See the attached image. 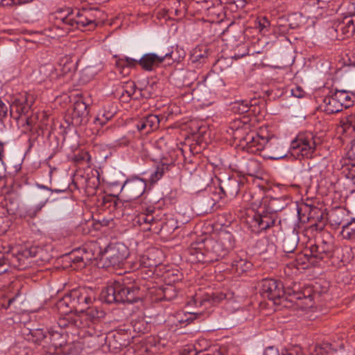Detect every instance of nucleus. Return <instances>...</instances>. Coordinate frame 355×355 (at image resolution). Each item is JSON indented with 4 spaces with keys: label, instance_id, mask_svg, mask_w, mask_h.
I'll list each match as a JSON object with an SVG mask.
<instances>
[{
    "label": "nucleus",
    "instance_id": "obj_1",
    "mask_svg": "<svg viewBox=\"0 0 355 355\" xmlns=\"http://www.w3.org/2000/svg\"><path fill=\"white\" fill-rule=\"evenodd\" d=\"M102 12L98 9L83 8L72 10L69 8L60 9L52 13L50 19L58 37L67 35L74 28L88 27L94 29L101 21Z\"/></svg>",
    "mask_w": 355,
    "mask_h": 355
},
{
    "label": "nucleus",
    "instance_id": "obj_2",
    "mask_svg": "<svg viewBox=\"0 0 355 355\" xmlns=\"http://www.w3.org/2000/svg\"><path fill=\"white\" fill-rule=\"evenodd\" d=\"M234 247L233 235L228 232L219 234L217 239L207 238L202 243L192 244L189 253L194 260L211 263L224 258Z\"/></svg>",
    "mask_w": 355,
    "mask_h": 355
},
{
    "label": "nucleus",
    "instance_id": "obj_3",
    "mask_svg": "<svg viewBox=\"0 0 355 355\" xmlns=\"http://www.w3.org/2000/svg\"><path fill=\"white\" fill-rule=\"evenodd\" d=\"M241 141L248 152L259 153L264 159L279 160L287 155V149L275 137H264L250 132Z\"/></svg>",
    "mask_w": 355,
    "mask_h": 355
},
{
    "label": "nucleus",
    "instance_id": "obj_4",
    "mask_svg": "<svg viewBox=\"0 0 355 355\" xmlns=\"http://www.w3.org/2000/svg\"><path fill=\"white\" fill-rule=\"evenodd\" d=\"M260 290L263 297H268L270 300L273 301L275 304H281L284 299L287 300L285 296L288 295V300L296 303L298 306H301L298 301H304L302 304V308L311 306L312 304V299L310 295L305 296L300 292H291L289 289L284 291L282 282L276 279H263Z\"/></svg>",
    "mask_w": 355,
    "mask_h": 355
},
{
    "label": "nucleus",
    "instance_id": "obj_5",
    "mask_svg": "<svg viewBox=\"0 0 355 355\" xmlns=\"http://www.w3.org/2000/svg\"><path fill=\"white\" fill-rule=\"evenodd\" d=\"M137 286L128 278L114 281L101 292L102 299L107 303H134L139 299Z\"/></svg>",
    "mask_w": 355,
    "mask_h": 355
},
{
    "label": "nucleus",
    "instance_id": "obj_6",
    "mask_svg": "<svg viewBox=\"0 0 355 355\" xmlns=\"http://www.w3.org/2000/svg\"><path fill=\"white\" fill-rule=\"evenodd\" d=\"M40 190L33 193L31 198V205H26L21 213V216L24 218H34L49 202L53 190L44 185L37 184Z\"/></svg>",
    "mask_w": 355,
    "mask_h": 355
},
{
    "label": "nucleus",
    "instance_id": "obj_7",
    "mask_svg": "<svg viewBox=\"0 0 355 355\" xmlns=\"http://www.w3.org/2000/svg\"><path fill=\"white\" fill-rule=\"evenodd\" d=\"M315 149V137L311 132L299 133L291 143V153L298 158H311Z\"/></svg>",
    "mask_w": 355,
    "mask_h": 355
},
{
    "label": "nucleus",
    "instance_id": "obj_8",
    "mask_svg": "<svg viewBox=\"0 0 355 355\" xmlns=\"http://www.w3.org/2000/svg\"><path fill=\"white\" fill-rule=\"evenodd\" d=\"M36 100L31 92H22L14 95L10 103V116L18 121L22 116L28 114Z\"/></svg>",
    "mask_w": 355,
    "mask_h": 355
},
{
    "label": "nucleus",
    "instance_id": "obj_9",
    "mask_svg": "<svg viewBox=\"0 0 355 355\" xmlns=\"http://www.w3.org/2000/svg\"><path fill=\"white\" fill-rule=\"evenodd\" d=\"M143 231H150L159 233L162 228L163 223L159 211L153 207H148L144 211L139 213L134 219Z\"/></svg>",
    "mask_w": 355,
    "mask_h": 355
},
{
    "label": "nucleus",
    "instance_id": "obj_10",
    "mask_svg": "<svg viewBox=\"0 0 355 355\" xmlns=\"http://www.w3.org/2000/svg\"><path fill=\"white\" fill-rule=\"evenodd\" d=\"M260 209L248 221L249 228L256 234L273 227L277 220V216L272 214L264 207H260Z\"/></svg>",
    "mask_w": 355,
    "mask_h": 355
},
{
    "label": "nucleus",
    "instance_id": "obj_11",
    "mask_svg": "<svg viewBox=\"0 0 355 355\" xmlns=\"http://www.w3.org/2000/svg\"><path fill=\"white\" fill-rule=\"evenodd\" d=\"M336 33L337 40H343L352 36L355 33V15H347L334 20L329 33L334 37Z\"/></svg>",
    "mask_w": 355,
    "mask_h": 355
},
{
    "label": "nucleus",
    "instance_id": "obj_12",
    "mask_svg": "<svg viewBox=\"0 0 355 355\" xmlns=\"http://www.w3.org/2000/svg\"><path fill=\"white\" fill-rule=\"evenodd\" d=\"M146 186L145 180L138 176H132L124 182L121 188V193L128 200H135L145 192Z\"/></svg>",
    "mask_w": 355,
    "mask_h": 355
},
{
    "label": "nucleus",
    "instance_id": "obj_13",
    "mask_svg": "<svg viewBox=\"0 0 355 355\" xmlns=\"http://www.w3.org/2000/svg\"><path fill=\"white\" fill-rule=\"evenodd\" d=\"M128 248L122 243L108 245L102 254V259L107 261L112 266H119L128 257Z\"/></svg>",
    "mask_w": 355,
    "mask_h": 355
},
{
    "label": "nucleus",
    "instance_id": "obj_14",
    "mask_svg": "<svg viewBox=\"0 0 355 355\" xmlns=\"http://www.w3.org/2000/svg\"><path fill=\"white\" fill-rule=\"evenodd\" d=\"M333 250L332 239L330 236H328V239L322 238L315 244L311 245L309 248V252H310L309 255L313 258L316 263L319 261L330 257Z\"/></svg>",
    "mask_w": 355,
    "mask_h": 355
},
{
    "label": "nucleus",
    "instance_id": "obj_15",
    "mask_svg": "<svg viewBox=\"0 0 355 355\" xmlns=\"http://www.w3.org/2000/svg\"><path fill=\"white\" fill-rule=\"evenodd\" d=\"M91 294L92 291L85 288L73 290L70 293L75 311L84 312L93 303L94 297Z\"/></svg>",
    "mask_w": 355,
    "mask_h": 355
},
{
    "label": "nucleus",
    "instance_id": "obj_16",
    "mask_svg": "<svg viewBox=\"0 0 355 355\" xmlns=\"http://www.w3.org/2000/svg\"><path fill=\"white\" fill-rule=\"evenodd\" d=\"M227 298V295L224 293H216L213 294L212 296L209 294H205L203 295H196L189 304L194 305L196 307H202L204 309H207L215 303H218Z\"/></svg>",
    "mask_w": 355,
    "mask_h": 355
},
{
    "label": "nucleus",
    "instance_id": "obj_17",
    "mask_svg": "<svg viewBox=\"0 0 355 355\" xmlns=\"http://www.w3.org/2000/svg\"><path fill=\"white\" fill-rule=\"evenodd\" d=\"M84 311L85 313H83L82 315L76 316L73 318L74 325L78 328H84L89 326L87 322L86 324H84L83 320H89L90 322L95 323L105 316V312L96 306H88Z\"/></svg>",
    "mask_w": 355,
    "mask_h": 355
},
{
    "label": "nucleus",
    "instance_id": "obj_18",
    "mask_svg": "<svg viewBox=\"0 0 355 355\" xmlns=\"http://www.w3.org/2000/svg\"><path fill=\"white\" fill-rule=\"evenodd\" d=\"M220 193H213L211 200L207 202L208 205L212 208L223 196L234 198L239 191V186L236 180H229L220 186Z\"/></svg>",
    "mask_w": 355,
    "mask_h": 355
},
{
    "label": "nucleus",
    "instance_id": "obj_19",
    "mask_svg": "<svg viewBox=\"0 0 355 355\" xmlns=\"http://www.w3.org/2000/svg\"><path fill=\"white\" fill-rule=\"evenodd\" d=\"M138 62L144 70L152 71L164 62L162 51H159V54L155 53H146L138 60Z\"/></svg>",
    "mask_w": 355,
    "mask_h": 355
},
{
    "label": "nucleus",
    "instance_id": "obj_20",
    "mask_svg": "<svg viewBox=\"0 0 355 355\" xmlns=\"http://www.w3.org/2000/svg\"><path fill=\"white\" fill-rule=\"evenodd\" d=\"M116 113L115 105L112 103H106L98 111L94 123L96 126H103L111 120Z\"/></svg>",
    "mask_w": 355,
    "mask_h": 355
},
{
    "label": "nucleus",
    "instance_id": "obj_21",
    "mask_svg": "<svg viewBox=\"0 0 355 355\" xmlns=\"http://www.w3.org/2000/svg\"><path fill=\"white\" fill-rule=\"evenodd\" d=\"M89 111L87 105L83 101H77L74 103L71 112L72 123L75 125H79L87 121Z\"/></svg>",
    "mask_w": 355,
    "mask_h": 355
},
{
    "label": "nucleus",
    "instance_id": "obj_22",
    "mask_svg": "<svg viewBox=\"0 0 355 355\" xmlns=\"http://www.w3.org/2000/svg\"><path fill=\"white\" fill-rule=\"evenodd\" d=\"M159 125V119L155 114H148L141 119L136 123L137 129L139 132H144L148 134L158 128Z\"/></svg>",
    "mask_w": 355,
    "mask_h": 355
},
{
    "label": "nucleus",
    "instance_id": "obj_23",
    "mask_svg": "<svg viewBox=\"0 0 355 355\" xmlns=\"http://www.w3.org/2000/svg\"><path fill=\"white\" fill-rule=\"evenodd\" d=\"M322 106L327 114L339 112L343 109L335 92L324 98Z\"/></svg>",
    "mask_w": 355,
    "mask_h": 355
},
{
    "label": "nucleus",
    "instance_id": "obj_24",
    "mask_svg": "<svg viewBox=\"0 0 355 355\" xmlns=\"http://www.w3.org/2000/svg\"><path fill=\"white\" fill-rule=\"evenodd\" d=\"M92 259V258L83 250H78L71 254V262L75 265L74 268L76 269L85 268Z\"/></svg>",
    "mask_w": 355,
    "mask_h": 355
},
{
    "label": "nucleus",
    "instance_id": "obj_25",
    "mask_svg": "<svg viewBox=\"0 0 355 355\" xmlns=\"http://www.w3.org/2000/svg\"><path fill=\"white\" fill-rule=\"evenodd\" d=\"M299 241L297 234L293 231L286 234L282 240V249L286 254H293L297 248Z\"/></svg>",
    "mask_w": 355,
    "mask_h": 355
},
{
    "label": "nucleus",
    "instance_id": "obj_26",
    "mask_svg": "<svg viewBox=\"0 0 355 355\" xmlns=\"http://www.w3.org/2000/svg\"><path fill=\"white\" fill-rule=\"evenodd\" d=\"M78 60L71 55H64L60 59L59 67L63 75L72 73L76 70Z\"/></svg>",
    "mask_w": 355,
    "mask_h": 355
},
{
    "label": "nucleus",
    "instance_id": "obj_27",
    "mask_svg": "<svg viewBox=\"0 0 355 355\" xmlns=\"http://www.w3.org/2000/svg\"><path fill=\"white\" fill-rule=\"evenodd\" d=\"M163 60H171L173 62H179L185 56V52L183 49H179L178 47L171 46L166 50H161Z\"/></svg>",
    "mask_w": 355,
    "mask_h": 355
},
{
    "label": "nucleus",
    "instance_id": "obj_28",
    "mask_svg": "<svg viewBox=\"0 0 355 355\" xmlns=\"http://www.w3.org/2000/svg\"><path fill=\"white\" fill-rule=\"evenodd\" d=\"M47 338L48 332L41 328L29 329V333L26 334V339L28 341L37 345L42 344V342L48 343Z\"/></svg>",
    "mask_w": 355,
    "mask_h": 355
},
{
    "label": "nucleus",
    "instance_id": "obj_29",
    "mask_svg": "<svg viewBox=\"0 0 355 355\" xmlns=\"http://www.w3.org/2000/svg\"><path fill=\"white\" fill-rule=\"evenodd\" d=\"M252 263L245 259L236 257L232 262L231 270L233 272L241 275L243 272L248 271L252 268Z\"/></svg>",
    "mask_w": 355,
    "mask_h": 355
},
{
    "label": "nucleus",
    "instance_id": "obj_30",
    "mask_svg": "<svg viewBox=\"0 0 355 355\" xmlns=\"http://www.w3.org/2000/svg\"><path fill=\"white\" fill-rule=\"evenodd\" d=\"M336 94L343 108L351 107L355 101V94L346 90H336Z\"/></svg>",
    "mask_w": 355,
    "mask_h": 355
},
{
    "label": "nucleus",
    "instance_id": "obj_31",
    "mask_svg": "<svg viewBox=\"0 0 355 355\" xmlns=\"http://www.w3.org/2000/svg\"><path fill=\"white\" fill-rule=\"evenodd\" d=\"M287 202L282 198H272L268 205H264V207L272 214L276 215L277 213L283 210L287 206Z\"/></svg>",
    "mask_w": 355,
    "mask_h": 355
},
{
    "label": "nucleus",
    "instance_id": "obj_32",
    "mask_svg": "<svg viewBox=\"0 0 355 355\" xmlns=\"http://www.w3.org/2000/svg\"><path fill=\"white\" fill-rule=\"evenodd\" d=\"M340 125L343 132L349 135L355 132V113L342 118Z\"/></svg>",
    "mask_w": 355,
    "mask_h": 355
},
{
    "label": "nucleus",
    "instance_id": "obj_33",
    "mask_svg": "<svg viewBox=\"0 0 355 355\" xmlns=\"http://www.w3.org/2000/svg\"><path fill=\"white\" fill-rule=\"evenodd\" d=\"M309 254L310 252H309V249L306 250L303 253L298 254L293 263V266L297 268H299L300 266L304 268L307 267L306 264L308 263H310L312 265L315 264V260Z\"/></svg>",
    "mask_w": 355,
    "mask_h": 355
},
{
    "label": "nucleus",
    "instance_id": "obj_34",
    "mask_svg": "<svg viewBox=\"0 0 355 355\" xmlns=\"http://www.w3.org/2000/svg\"><path fill=\"white\" fill-rule=\"evenodd\" d=\"M340 234L344 239L347 240L355 238V218H352L343 225Z\"/></svg>",
    "mask_w": 355,
    "mask_h": 355
},
{
    "label": "nucleus",
    "instance_id": "obj_35",
    "mask_svg": "<svg viewBox=\"0 0 355 355\" xmlns=\"http://www.w3.org/2000/svg\"><path fill=\"white\" fill-rule=\"evenodd\" d=\"M58 310L63 314H67L75 311V308L72 306V300L70 293L64 295L57 304Z\"/></svg>",
    "mask_w": 355,
    "mask_h": 355
},
{
    "label": "nucleus",
    "instance_id": "obj_36",
    "mask_svg": "<svg viewBox=\"0 0 355 355\" xmlns=\"http://www.w3.org/2000/svg\"><path fill=\"white\" fill-rule=\"evenodd\" d=\"M347 214L345 211L341 209H338L332 211L329 215V221L331 225L339 226L345 223V217Z\"/></svg>",
    "mask_w": 355,
    "mask_h": 355
},
{
    "label": "nucleus",
    "instance_id": "obj_37",
    "mask_svg": "<svg viewBox=\"0 0 355 355\" xmlns=\"http://www.w3.org/2000/svg\"><path fill=\"white\" fill-rule=\"evenodd\" d=\"M49 344L54 348L62 347L65 344L64 336L58 331L48 332Z\"/></svg>",
    "mask_w": 355,
    "mask_h": 355
},
{
    "label": "nucleus",
    "instance_id": "obj_38",
    "mask_svg": "<svg viewBox=\"0 0 355 355\" xmlns=\"http://www.w3.org/2000/svg\"><path fill=\"white\" fill-rule=\"evenodd\" d=\"M168 170V165L166 164L162 163L159 164L155 171H153L150 177V182L151 184H154L157 182L159 180H160L165 172Z\"/></svg>",
    "mask_w": 355,
    "mask_h": 355
},
{
    "label": "nucleus",
    "instance_id": "obj_39",
    "mask_svg": "<svg viewBox=\"0 0 355 355\" xmlns=\"http://www.w3.org/2000/svg\"><path fill=\"white\" fill-rule=\"evenodd\" d=\"M139 64L138 60L123 56L116 61V65L119 68L130 67L134 68Z\"/></svg>",
    "mask_w": 355,
    "mask_h": 355
},
{
    "label": "nucleus",
    "instance_id": "obj_40",
    "mask_svg": "<svg viewBox=\"0 0 355 355\" xmlns=\"http://www.w3.org/2000/svg\"><path fill=\"white\" fill-rule=\"evenodd\" d=\"M270 26V23L266 17H258L255 22V28H257L262 35H266L268 33Z\"/></svg>",
    "mask_w": 355,
    "mask_h": 355
},
{
    "label": "nucleus",
    "instance_id": "obj_41",
    "mask_svg": "<svg viewBox=\"0 0 355 355\" xmlns=\"http://www.w3.org/2000/svg\"><path fill=\"white\" fill-rule=\"evenodd\" d=\"M207 58V52L206 49H205L204 52L202 53L200 49L196 48L192 53L191 59L193 63L198 62L200 63H204Z\"/></svg>",
    "mask_w": 355,
    "mask_h": 355
},
{
    "label": "nucleus",
    "instance_id": "obj_42",
    "mask_svg": "<svg viewBox=\"0 0 355 355\" xmlns=\"http://www.w3.org/2000/svg\"><path fill=\"white\" fill-rule=\"evenodd\" d=\"M132 327L135 331L144 334L148 331V324L144 319H138L132 322Z\"/></svg>",
    "mask_w": 355,
    "mask_h": 355
},
{
    "label": "nucleus",
    "instance_id": "obj_43",
    "mask_svg": "<svg viewBox=\"0 0 355 355\" xmlns=\"http://www.w3.org/2000/svg\"><path fill=\"white\" fill-rule=\"evenodd\" d=\"M347 157L348 163L347 164L346 168H355V142L352 141L351 148L347 153Z\"/></svg>",
    "mask_w": 355,
    "mask_h": 355
},
{
    "label": "nucleus",
    "instance_id": "obj_44",
    "mask_svg": "<svg viewBox=\"0 0 355 355\" xmlns=\"http://www.w3.org/2000/svg\"><path fill=\"white\" fill-rule=\"evenodd\" d=\"M249 106L246 101H237L234 103L232 110L238 114H244L249 111Z\"/></svg>",
    "mask_w": 355,
    "mask_h": 355
},
{
    "label": "nucleus",
    "instance_id": "obj_45",
    "mask_svg": "<svg viewBox=\"0 0 355 355\" xmlns=\"http://www.w3.org/2000/svg\"><path fill=\"white\" fill-rule=\"evenodd\" d=\"M136 92V85L134 82H127L125 84L122 95L127 94L128 97H132Z\"/></svg>",
    "mask_w": 355,
    "mask_h": 355
},
{
    "label": "nucleus",
    "instance_id": "obj_46",
    "mask_svg": "<svg viewBox=\"0 0 355 355\" xmlns=\"http://www.w3.org/2000/svg\"><path fill=\"white\" fill-rule=\"evenodd\" d=\"M33 0H0V6L9 7L27 3Z\"/></svg>",
    "mask_w": 355,
    "mask_h": 355
},
{
    "label": "nucleus",
    "instance_id": "obj_47",
    "mask_svg": "<svg viewBox=\"0 0 355 355\" xmlns=\"http://www.w3.org/2000/svg\"><path fill=\"white\" fill-rule=\"evenodd\" d=\"M331 0H308L307 3L309 6L323 9L327 7Z\"/></svg>",
    "mask_w": 355,
    "mask_h": 355
},
{
    "label": "nucleus",
    "instance_id": "obj_48",
    "mask_svg": "<svg viewBox=\"0 0 355 355\" xmlns=\"http://www.w3.org/2000/svg\"><path fill=\"white\" fill-rule=\"evenodd\" d=\"M202 315V312H196V313H188L184 314V319H181L180 320V322H185L187 324L192 322L194 320H196L198 317Z\"/></svg>",
    "mask_w": 355,
    "mask_h": 355
},
{
    "label": "nucleus",
    "instance_id": "obj_49",
    "mask_svg": "<svg viewBox=\"0 0 355 355\" xmlns=\"http://www.w3.org/2000/svg\"><path fill=\"white\" fill-rule=\"evenodd\" d=\"M282 355H304V354L300 347L295 346L282 352Z\"/></svg>",
    "mask_w": 355,
    "mask_h": 355
},
{
    "label": "nucleus",
    "instance_id": "obj_50",
    "mask_svg": "<svg viewBox=\"0 0 355 355\" xmlns=\"http://www.w3.org/2000/svg\"><path fill=\"white\" fill-rule=\"evenodd\" d=\"M8 262L4 255L0 253V274H2L8 270Z\"/></svg>",
    "mask_w": 355,
    "mask_h": 355
},
{
    "label": "nucleus",
    "instance_id": "obj_51",
    "mask_svg": "<svg viewBox=\"0 0 355 355\" xmlns=\"http://www.w3.org/2000/svg\"><path fill=\"white\" fill-rule=\"evenodd\" d=\"M8 106L0 98V119H4L8 116Z\"/></svg>",
    "mask_w": 355,
    "mask_h": 355
},
{
    "label": "nucleus",
    "instance_id": "obj_52",
    "mask_svg": "<svg viewBox=\"0 0 355 355\" xmlns=\"http://www.w3.org/2000/svg\"><path fill=\"white\" fill-rule=\"evenodd\" d=\"M129 144V139L123 136L121 138L116 140L112 146L114 147H121V146H126Z\"/></svg>",
    "mask_w": 355,
    "mask_h": 355
},
{
    "label": "nucleus",
    "instance_id": "obj_53",
    "mask_svg": "<svg viewBox=\"0 0 355 355\" xmlns=\"http://www.w3.org/2000/svg\"><path fill=\"white\" fill-rule=\"evenodd\" d=\"M304 93V91L300 86H295L294 88L291 89L292 95L297 98L303 97Z\"/></svg>",
    "mask_w": 355,
    "mask_h": 355
},
{
    "label": "nucleus",
    "instance_id": "obj_54",
    "mask_svg": "<svg viewBox=\"0 0 355 355\" xmlns=\"http://www.w3.org/2000/svg\"><path fill=\"white\" fill-rule=\"evenodd\" d=\"M263 355H280L277 348L270 346L265 349Z\"/></svg>",
    "mask_w": 355,
    "mask_h": 355
},
{
    "label": "nucleus",
    "instance_id": "obj_55",
    "mask_svg": "<svg viewBox=\"0 0 355 355\" xmlns=\"http://www.w3.org/2000/svg\"><path fill=\"white\" fill-rule=\"evenodd\" d=\"M197 355H223L220 349H216L214 350H209L205 353L199 352Z\"/></svg>",
    "mask_w": 355,
    "mask_h": 355
},
{
    "label": "nucleus",
    "instance_id": "obj_56",
    "mask_svg": "<svg viewBox=\"0 0 355 355\" xmlns=\"http://www.w3.org/2000/svg\"><path fill=\"white\" fill-rule=\"evenodd\" d=\"M347 169L349 170L348 173L346 175L347 178H351L355 184V168H349L347 167Z\"/></svg>",
    "mask_w": 355,
    "mask_h": 355
},
{
    "label": "nucleus",
    "instance_id": "obj_57",
    "mask_svg": "<svg viewBox=\"0 0 355 355\" xmlns=\"http://www.w3.org/2000/svg\"><path fill=\"white\" fill-rule=\"evenodd\" d=\"M92 71V68L91 67H87L85 68V69L83 70L82 71V75L84 76V75H87L88 73H89Z\"/></svg>",
    "mask_w": 355,
    "mask_h": 355
},
{
    "label": "nucleus",
    "instance_id": "obj_58",
    "mask_svg": "<svg viewBox=\"0 0 355 355\" xmlns=\"http://www.w3.org/2000/svg\"><path fill=\"white\" fill-rule=\"evenodd\" d=\"M15 298H16V297L9 299L7 306H4L5 309H8L12 304V303L15 300Z\"/></svg>",
    "mask_w": 355,
    "mask_h": 355
},
{
    "label": "nucleus",
    "instance_id": "obj_59",
    "mask_svg": "<svg viewBox=\"0 0 355 355\" xmlns=\"http://www.w3.org/2000/svg\"><path fill=\"white\" fill-rule=\"evenodd\" d=\"M59 324L60 326L62 327H67L69 325L66 324L65 320L64 319L60 320Z\"/></svg>",
    "mask_w": 355,
    "mask_h": 355
},
{
    "label": "nucleus",
    "instance_id": "obj_60",
    "mask_svg": "<svg viewBox=\"0 0 355 355\" xmlns=\"http://www.w3.org/2000/svg\"><path fill=\"white\" fill-rule=\"evenodd\" d=\"M173 289V287L170 286V287H168L164 289V295L165 297L167 296L168 295V293Z\"/></svg>",
    "mask_w": 355,
    "mask_h": 355
},
{
    "label": "nucleus",
    "instance_id": "obj_61",
    "mask_svg": "<svg viewBox=\"0 0 355 355\" xmlns=\"http://www.w3.org/2000/svg\"><path fill=\"white\" fill-rule=\"evenodd\" d=\"M157 265V262H154V263H149L146 265V267H153V266H156Z\"/></svg>",
    "mask_w": 355,
    "mask_h": 355
},
{
    "label": "nucleus",
    "instance_id": "obj_62",
    "mask_svg": "<svg viewBox=\"0 0 355 355\" xmlns=\"http://www.w3.org/2000/svg\"><path fill=\"white\" fill-rule=\"evenodd\" d=\"M53 190V193L55 192V193H62V192H64V190H60V189H52Z\"/></svg>",
    "mask_w": 355,
    "mask_h": 355
},
{
    "label": "nucleus",
    "instance_id": "obj_63",
    "mask_svg": "<svg viewBox=\"0 0 355 355\" xmlns=\"http://www.w3.org/2000/svg\"><path fill=\"white\" fill-rule=\"evenodd\" d=\"M312 211L315 213L316 211H319V209L316 207H314L313 209H312Z\"/></svg>",
    "mask_w": 355,
    "mask_h": 355
},
{
    "label": "nucleus",
    "instance_id": "obj_64",
    "mask_svg": "<svg viewBox=\"0 0 355 355\" xmlns=\"http://www.w3.org/2000/svg\"><path fill=\"white\" fill-rule=\"evenodd\" d=\"M44 355H60L58 354H55V353H48V354H46Z\"/></svg>",
    "mask_w": 355,
    "mask_h": 355
}]
</instances>
